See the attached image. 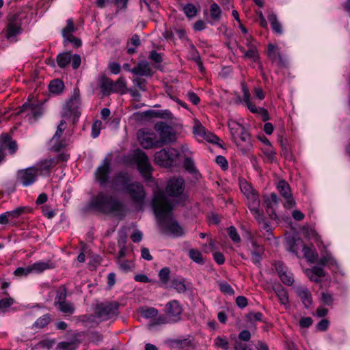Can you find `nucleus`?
Instances as JSON below:
<instances>
[{"label": "nucleus", "mask_w": 350, "mask_h": 350, "mask_svg": "<svg viewBox=\"0 0 350 350\" xmlns=\"http://www.w3.org/2000/svg\"><path fill=\"white\" fill-rule=\"evenodd\" d=\"M51 321V317L49 314H45L39 317L34 323L33 326L36 328L42 329L46 326Z\"/></svg>", "instance_id": "a19ab883"}, {"label": "nucleus", "mask_w": 350, "mask_h": 350, "mask_svg": "<svg viewBox=\"0 0 350 350\" xmlns=\"http://www.w3.org/2000/svg\"><path fill=\"white\" fill-rule=\"evenodd\" d=\"M154 128L159 133V147L176 141V134L170 126L163 122H159L155 124Z\"/></svg>", "instance_id": "0eeeda50"}, {"label": "nucleus", "mask_w": 350, "mask_h": 350, "mask_svg": "<svg viewBox=\"0 0 350 350\" xmlns=\"http://www.w3.org/2000/svg\"><path fill=\"white\" fill-rule=\"evenodd\" d=\"M101 122L99 120L96 121L92 126V136L94 138L97 137L100 134Z\"/></svg>", "instance_id": "774afa93"}, {"label": "nucleus", "mask_w": 350, "mask_h": 350, "mask_svg": "<svg viewBox=\"0 0 350 350\" xmlns=\"http://www.w3.org/2000/svg\"><path fill=\"white\" fill-rule=\"evenodd\" d=\"M141 314L146 319H154L158 314V310L154 308L142 309L141 311Z\"/></svg>", "instance_id": "3c124183"}, {"label": "nucleus", "mask_w": 350, "mask_h": 350, "mask_svg": "<svg viewBox=\"0 0 350 350\" xmlns=\"http://www.w3.org/2000/svg\"><path fill=\"white\" fill-rule=\"evenodd\" d=\"M274 291L282 304L286 305L288 303V295L284 288L279 286L274 288Z\"/></svg>", "instance_id": "f704fd0d"}, {"label": "nucleus", "mask_w": 350, "mask_h": 350, "mask_svg": "<svg viewBox=\"0 0 350 350\" xmlns=\"http://www.w3.org/2000/svg\"><path fill=\"white\" fill-rule=\"evenodd\" d=\"M67 292L65 286H60L57 291L54 301V305L55 307L58 306L61 304L66 301Z\"/></svg>", "instance_id": "72a5a7b5"}, {"label": "nucleus", "mask_w": 350, "mask_h": 350, "mask_svg": "<svg viewBox=\"0 0 350 350\" xmlns=\"http://www.w3.org/2000/svg\"><path fill=\"white\" fill-rule=\"evenodd\" d=\"M126 92V81L123 77H120L116 82L113 81V93L124 94Z\"/></svg>", "instance_id": "4c0bfd02"}, {"label": "nucleus", "mask_w": 350, "mask_h": 350, "mask_svg": "<svg viewBox=\"0 0 350 350\" xmlns=\"http://www.w3.org/2000/svg\"><path fill=\"white\" fill-rule=\"evenodd\" d=\"M172 286L173 288L176 290L178 293H184L187 290L185 284L179 280H174L172 282Z\"/></svg>", "instance_id": "bf43d9fd"}, {"label": "nucleus", "mask_w": 350, "mask_h": 350, "mask_svg": "<svg viewBox=\"0 0 350 350\" xmlns=\"http://www.w3.org/2000/svg\"><path fill=\"white\" fill-rule=\"evenodd\" d=\"M183 12L188 18H193L197 14V9L193 4L188 3L183 7Z\"/></svg>", "instance_id": "8fccbe9b"}, {"label": "nucleus", "mask_w": 350, "mask_h": 350, "mask_svg": "<svg viewBox=\"0 0 350 350\" xmlns=\"http://www.w3.org/2000/svg\"><path fill=\"white\" fill-rule=\"evenodd\" d=\"M268 19L273 31L278 34H282L283 32L282 27L278 20L276 14L272 12H269Z\"/></svg>", "instance_id": "c85d7f7f"}, {"label": "nucleus", "mask_w": 350, "mask_h": 350, "mask_svg": "<svg viewBox=\"0 0 350 350\" xmlns=\"http://www.w3.org/2000/svg\"><path fill=\"white\" fill-rule=\"evenodd\" d=\"M76 30L74 23L72 19L67 20L66 26L62 29V36L64 39L69 37L70 35H72V33Z\"/></svg>", "instance_id": "49530a36"}, {"label": "nucleus", "mask_w": 350, "mask_h": 350, "mask_svg": "<svg viewBox=\"0 0 350 350\" xmlns=\"http://www.w3.org/2000/svg\"><path fill=\"white\" fill-rule=\"evenodd\" d=\"M240 188L242 192L246 196H248L250 194L254 193L255 191L252 188L251 185H250L247 183L244 182L241 183L240 185Z\"/></svg>", "instance_id": "338daca9"}, {"label": "nucleus", "mask_w": 350, "mask_h": 350, "mask_svg": "<svg viewBox=\"0 0 350 350\" xmlns=\"http://www.w3.org/2000/svg\"><path fill=\"white\" fill-rule=\"evenodd\" d=\"M321 299L324 304L331 306L334 301L332 295L328 292H323L321 294Z\"/></svg>", "instance_id": "e2e57ef3"}, {"label": "nucleus", "mask_w": 350, "mask_h": 350, "mask_svg": "<svg viewBox=\"0 0 350 350\" xmlns=\"http://www.w3.org/2000/svg\"><path fill=\"white\" fill-rule=\"evenodd\" d=\"M210 13L211 18L216 22L220 21L221 10L220 7L216 3H213L210 7Z\"/></svg>", "instance_id": "37998d69"}, {"label": "nucleus", "mask_w": 350, "mask_h": 350, "mask_svg": "<svg viewBox=\"0 0 350 350\" xmlns=\"http://www.w3.org/2000/svg\"><path fill=\"white\" fill-rule=\"evenodd\" d=\"M30 211V209L27 206H20L12 211H7V215L9 217L10 221H12L13 219H16L19 218V217Z\"/></svg>", "instance_id": "2f4dec72"}, {"label": "nucleus", "mask_w": 350, "mask_h": 350, "mask_svg": "<svg viewBox=\"0 0 350 350\" xmlns=\"http://www.w3.org/2000/svg\"><path fill=\"white\" fill-rule=\"evenodd\" d=\"M57 165V161L55 159H46L37 163L33 167L36 169V173L38 176H49L51 169Z\"/></svg>", "instance_id": "6ab92c4d"}, {"label": "nucleus", "mask_w": 350, "mask_h": 350, "mask_svg": "<svg viewBox=\"0 0 350 350\" xmlns=\"http://www.w3.org/2000/svg\"><path fill=\"white\" fill-rule=\"evenodd\" d=\"M38 177L36 169L33 166L18 170L16 175L17 181L24 187L33 185Z\"/></svg>", "instance_id": "1a4fd4ad"}, {"label": "nucleus", "mask_w": 350, "mask_h": 350, "mask_svg": "<svg viewBox=\"0 0 350 350\" xmlns=\"http://www.w3.org/2000/svg\"><path fill=\"white\" fill-rule=\"evenodd\" d=\"M254 250L252 251V262L254 264H259L260 256L263 253L264 249L261 245H257L256 242H252Z\"/></svg>", "instance_id": "7c9ffc66"}, {"label": "nucleus", "mask_w": 350, "mask_h": 350, "mask_svg": "<svg viewBox=\"0 0 350 350\" xmlns=\"http://www.w3.org/2000/svg\"><path fill=\"white\" fill-rule=\"evenodd\" d=\"M297 296L300 298L306 308H309L312 304V297L309 290L304 286H297L295 288Z\"/></svg>", "instance_id": "5701e85b"}, {"label": "nucleus", "mask_w": 350, "mask_h": 350, "mask_svg": "<svg viewBox=\"0 0 350 350\" xmlns=\"http://www.w3.org/2000/svg\"><path fill=\"white\" fill-rule=\"evenodd\" d=\"M267 55L273 61L278 59L280 62H282L281 54L278 51L277 46L272 44L268 45Z\"/></svg>", "instance_id": "79ce46f5"}, {"label": "nucleus", "mask_w": 350, "mask_h": 350, "mask_svg": "<svg viewBox=\"0 0 350 350\" xmlns=\"http://www.w3.org/2000/svg\"><path fill=\"white\" fill-rule=\"evenodd\" d=\"M193 133L195 135L204 137L206 135L205 128L200 123H197L193 126Z\"/></svg>", "instance_id": "69168bd1"}, {"label": "nucleus", "mask_w": 350, "mask_h": 350, "mask_svg": "<svg viewBox=\"0 0 350 350\" xmlns=\"http://www.w3.org/2000/svg\"><path fill=\"white\" fill-rule=\"evenodd\" d=\"M53 267L51 263L48 262L39 261L31 265L32 273H40L45 270L51 269Z\"/></svg>", "instance_id": "c756f323"}, {"label": "nucleus", "mask_w": 350, "mask_h": 350, "mask_svg": "<svg viewBox=\"0 0 350 350\" xmlns=\"http://www.w3.org/2000/svg\"><path fill=\"white\" fill-rule=\"evenodd\" d=\"M298 241L301 243V247H302L304 257L307 260L312 263L315 262L318 258V254L315 250L304 245L302 240H299Z\"/></svg>", "instance_id": "bb28decb"}, {"label": "nucleus", "mask_w": 350, "mask_h": 350, "mask_svg": "<svg viewBox=\"0 0 350 350\" xmlns=\"http://www.w3.org/2000/svg\"><path fill=\"white\" fill-rule=\"evenodd\" d=\"M125 192L129 194L133 201L139 204H142L145 198V191L142 184L138 182H131Z\"/></svg>", "instance_id": "dca6fc26"}, {"label": "nucleus", "mask_w": 350, "mask_h": 350, "mask_svg": "<svg viewBox=\"0 0 350 350\" xmlns=\"http://www.w3.org/2000/svg\"><path fill=\"white\" fill-rule=\"evenodd\" d=\"M64 88V83L59 79L53 80L49 85V91L57 94L61 93Z\"/></svg>", "instance_id": "e433bc0d"}, {"label": "nucleus", "mask_w": 350, "mask_h": 350, "mask_svg": "<svg viewBox=\"0 0 350 350\" xmlns=\"http://www.w3.org/2000/svg\"><path fill=\"white\" fill-rule=\"evenodd\" d=\"M131 72L138 76H151L152 70L150 64L146 61L139 62L137 65L132 68Z\"/></svg>", "instance_id": "393cba45"}, {"label": "nucleus", "mask_w": 350, "mask_h": 350, "mask_svg": "<svg viewBox=\"0 0 350 350\" xmlns=\"http://www.w3.org/2000/svg\"><path fill=\"white\" fill-rule=\"evenodd\" d=\"M166 316L170 323H176L181 319L183 308L177 300H172L165 306Z\"/></svg>", "instance_id": "9b49d317"}, {"label": "nucleus", "mask_w": 350, "mask_h": 350, "mask_svg": "<svg viewBox=\"0 0 350 350\" xmlns=\"http://www.w3.org/2000/svg\"><path fill=\"white\" fill-rule=\"evenodd\" d=\"M21 33V28L16 23H10L8 27L7 38L8 40L14 39V38Z\"/></svg>", "instance_id": "ea45409f"}, {"label": "nucleus", "mask_w": 350, "mask_h": 350, "mask_svg": "<svg viewBox=\"0 0 350 350\" xmlns=\"http://www.w3.org/2000/svg\"><path fill=\"white\" fill-rule=\"evenodd\" d=\"M228 233L230 239L234 243H239L241 241L240 236L234 226H230L228 228Z\"/></svg>", "instance_id": "13d9d810"}, {"label": "nucleus", "mask_w": 350, "mask_h": 350, "mask_svg": "<svg viewBox=\"0 0 350 350\" xmlns=\"http://www.w3.org/2000/svg\"><path fill=\"white\" fill-rule=\"evenodd\" d=\"M90 206L96 211L115 216L120 215L123 211V204L111 195L100 192L92 198Z\"/></svg>", "instance_id": "f03ea898"}, {"label": "nucleus", "mask_w": 350, "mask_h": 350, "mask_svg": "<svg viewBox=\"0 0 350 350\" xmlns=\"http://www.w3.org/2000/svg\"><path fill=\"white\" fill-rule=\"evenodd\" d=\"M278 189L280 195L285 199L284 206L286 208H292L295 205V201L291 194L289 185L284 180H280L278 184Z\"/></svg>", "instance_id": "f3484780"}, {"label": "nucleus", "mask_w": 350, "mask_h": 350, "mask_svg": "<svg viewBox=\"0 0 350 350\" xmlns=\"http://www.w3.org/2000/svg\"><path fill=\"white\" fill-rule=\"evenodd\" d=\"M299 240H301V239H298L297 240L291 239V240H288L287 242L288 250L290 252L295 254L296 255H297V254H298V250H299L298 245H301V243L298 241Z\"/></svg>", "instance_id": "4d7b16f0"}, {"label": "nucleus", "mask_w": 350, "mask_h": 350, "mask_svg": "<svg viewBox=\"0 0 350 350\" xmlns=\"http://www.w3.org/2000/svg\"><path fill=\"white\" fill-rule=\"evenodd\" d=\"M117 262L118 264L119 268L123 271H129L133 267V262L129 260L120 259L117 260Z\"/></svg>", "instance_id": "5fc2aeb1"}, {"label": "nucleus", "mask_w": 350, "mask_h": 350, "mask_svg": "<svg viewBox=\"0 0 350 350\" xmlns=\"http://www.w3.org/2000/svg\"><path fill=\"white\" fill-rule=\"evenodd\" d=\"M153 208L161 227L165 228L168 232L176 237H180L184 234L181 226L172 217L173 205L163 191H159L155 193Z\"/></svg>", "instance_id": "f257e3e1"}, {"label": "nucleus", "mask_w": 350, "mask_h": 350, "mask_svg": "<svg viewBox=\"0 0 350 350\" xmlns=\"http://www.w3.org/2000/svg\"><path fill=\"white\" fill-rule=\"evenodd\" d=\"M141 7L142 9H147L150 12L154 13L159 7V2L157 0H142Z\"/></svg>", "instance_id": "58836bf2"}, {"label": "nucleus", "mask_w": 350, "mask_h": 350, "mask_svg": "<svg viewBox=\"0 0 350 350\" xmlns=\"http://www.w3.org/2000/svg\"><path fill=\"white\" fill-rule=\"evenodd\" d=\"M305 273L311 281L316 283L320 282V278L325 275L324 269L318 266H314L311 269H306Z\"/></svg>", "instance_id": "b1692460"}, {"label": "nucleus", "mask_w": 350, "mask_h": 350, "mask_svg": "<svg viewBox=\"0 0 350 350\" xmlns=\"http://www.w3.org/2000/svg\"><path fill=\"white\" fill-rule=\"evenodd\" d=\"M119 304L116 301L102 302L95 308V317L100 321L109 320L118 314Z\"/></svg>", "instance_id": "20e7f679"}, {"label": "nucleus", "mask_w": 350, "mask_h": 350, "mask_svg": "<svg viewBox=\"0 0 350 350\" xmlns=\"http://www.w3.org/2000/svg\"><path fill=\"white\" fill-rule=\"evenodd\" d=\"M160 280L163 284H167L169 280L170 269L167 267L163 268L159 273Z\"/></svg>", "instance_id": "680f3d73"}, {"label": "nucleus", "mask_w": 350, "mask_h": 350, "mask_svg": "<svg viewBox=\"0 0 350 350\" xmlns=\"http://www.w3.org/2000/svg\"><path fill=\"white\" fill-rule=\"evenodd\" d=\"M189 58L195 62H199L201 59L198 50L192 43L189 44Z\"/></svg>", "instance_id": "603ef678"}, {"label": "nucleus", "mask_w": 350, "mask_h": 350, "mask_svg": "<svg viewBox=\"0 0 350 350\" xmlns=\"http://www.w3.org/2000/svg\"><path fill=\"white\" fill-rule=\"evenodd\" d=\"M247 46H248V50L245 52V58L252 59L254 61H256L258 57V53L255 46L252 45V43L249 41L247 42Z\"/></svg>", "instance_id": "c03bdc74"}, {"label": "nucleus", "mask_w": 350, "mask_h": 350, "mask_svg": "<svg viewBox=\"0 0 350 350\" xmlns=\"http://www.w3.org/2000/svg\"><path fill=\"white\" fill-rule=\"evenodd\" d=\"M319 263L323 266H330L336 265V262L333 256L327 253L325 256H322L319 260Z\"/></svg>", "instance_id": "de8ad7c7"}, {"label": "nucleus", "mask_w": 350, "mask_h": 350, "mask_svg": "<svg viewBox=\"0 0 350 350\" xmlns=\"http://www.w3.org/2000/svg\"><path fill=\"white\" fill-rule=\"evenodd\" d=\"M275 266L282 282L286 285H291L294 282V279L293 274L280 261L275 262Z\"/></svg>", "instance_id": "aec40b11"}, {"label": "nucleus", "mask_w": 350, "mask_h": 350, "mask_svg": "<svg viewBox=\"0 0 350 350\" xmlns=\"http://www.w3.org/2000/svg\"><path fill=\"white\" fill-rule=\"evenodd\" d=\"M131 182V177L128 173L120 172L111 180V187L115 190L125 191Z\"/></svg>", "instance_id": "ddd939ff"}, {"label": "nucleus", "mask_w": 350, "mask_h": 350, "mask_svg": "<svg viewBox=\"0 0 350 350\" xmlns=\"http://www.w3.org/2000/svg\"><path fill=\"white\" fill-rule=\"evenodd\" d=\"M25 113L29 120L38 119L42 114V107L38 103L27 102L24 103L19 109L18 113Z\"/></svg>", "instance_id": "2eb2a0df"}, {"label": "nucleus", "mask_w": 350, "mask_h": 350, "mask_svg": "<svg viewBox=\"0 0 350 350\" xmlns=\"http://www.w3.org/2000/svg\"><path fill=\"white\" fill-rule=\"evenodd\" d=\"M57 308L59 311L65 314H72L75 312L74 305L68 301L61 304Z\"/></svg>", "instance_id": "a18cd8bd"}, {"label": "nucleus", "mask_w": 350, "mask_h": 350, "mask_svg": "<svg viewBox=\"0 0 350 350\" xmlns=\"http://www.w3.org/2000/svg\"><path fill=\"white\" fill-rule=\"evenodd\" d=\"M81 104L80 93L78 89H75L71 98L66 102L63 107L62 116L64 118H70L73 116V121L80 116L79 111Z\"/></svg>", "instance_id": "39448f33"}, {"label": "nucleus", "mask_w": 350, "mask_h": 350, "mask_svg": "<svg viewBox=\"0 0 350 350\" xmlns=\"http://www.w3.org/2000/svg\"><path fill=\"white\" fill-rule=\"evenodd\" d=\"M213 345L223 350H228L230 349L229 341L225 336H217L213 340Z\"/></svg>", "instance_id": "473e14b6"}, {"label": "nucleus", "mask_w": 350, "mask_h": 350, "mask_svg": "<svg viewBox=\"0 0 350 350\" xmlns=\"http://www.w3.org/2000/svg\"><path fill=\"white\" fill-rule=\"evenodd\" d=\"M232 135L234 136L235 134H239L242 129L243 126L239 123L232 121L228 124Z\"/></svg>", "instance_id": "052dcab7"}, {"label": "nucleus", "mask_w": 350, "mask_h": 350, "mask_svg": "<svg viewBox=\"0 0 350 350\" xmlns=\"http://www.w3.org/2000/svg\"><path fill=\"white\" fill-rule=\"evenodd\" d=\"M18 150L16 142L13 140L8 133H3L0 135V163L4 159L8 150L10 154H14Z\"/></svg>", "instance_id": "6e6552de"}, {"label": "nucleus", "mask_w": 350, "mask_h": 350, "mask_svg": "<svg viewBox=\"0 0 350 350\" xmlns=\"http://www.w3.org/2000/svg\"><path fill=\"white\" fill-rule=\"evenodd\" d=\"M66 128V122L64 120H62L60 124L57 126L55 133L50 140L49 144L51 150L57 152L66 146V142L61 139L62 133Z\"/></svg>", "instance_id": "f8f14e48"}, {"label": "nucleus", "mask_w": 350, "mask_h": 350, "mask_svg": "<svg viewBox=\"0 0 350 350\" xmlns=\"http://www.w3.org/2000/svg\"><path fill=\"white\" fill-rule=\"evenodd\" d=\"M32 273L31 265L26 267H18L14 271V275L17 276L27 275Z\"/></svg>", "instance_id": "0e129e2a"}, {"label": "nucleus", "mask_w": 350, "mask_h": 350, "mask_svg": "<svg viewBox=\"0 0 350 350\" xmlns=\"http://www.w3.org/2000/svg\"><path fill=\"white\" fill-rule=\"evenodd\" d=\"M240 139L243 143H239L237 146L239 147L240 150L243 154H247L252 148V144L250 139V135L246 131L245 127H242L240 133Z\"/></svg>", "instance_id": "412c9836"}, {"label": "nucleus", "mask_w": 350, "mask_h": 350, "mask_svg": "<svg viewBox=\"0 0 350 350\" xmlns=\"http://www.w3.org/2000/svg\"><path fill=\"white\" fill-rule=\"evenodd\" d=\"M135 159L141 174L147 180L151 178L152 166L148 156L142 151L135 154Z\"/></svg>", "instance_id": "9d476101"}, {"label": "nucleus", "mask_w": 350, "mask_h": 350, "mask_svg": "<svg viewBox=\"0 0 350 350\" xmlns=\"http://www.w3.org/2000/svg\"><path fill=\"white\" fill-rule=\"evenodd\" d=\"M218 285L219 287V290L222 293L230 295H232L234 294V291L228 283L226 282H219Z\"/></svg>", "instance_id": "6e6d98bb"}, {"label": "nucleus", "mask_w": 350, "mask_h": 350, "mask_svg": "<svg viewBox=\"0 0 350 350\" xmlns=\"http://www.w3.org/2000/svg\"><path fill=\"white\" fill-rule=\"evenodd\" d=\"M185 181L182 178L173 177L167 181L165 191L172 197H179L185 199L184 195Z\"/></svg>", "instance_id": "423d86ee"}, {"label": "nucleus", "mask_w": 350, "mask_h": 350, "mask_svg": "<svg viewBox=\"0 0 350 350\" xmlns=\"http://www.w3.org/2000/svg\"><path fill=\"white\" fill-rule=\"evenodd\" d=\"M98 85L103 95H109L113 93V81L105 75L99 77Z\"/></svg>", "instance_id": "a878e982"}, {"label": "nucleus", "mask_w": 350, "mask_h": 350, "mask_svg": "<svg viewBox=\"0 0 350 350\" xmlns=\"http://www.w3.org/2000/svg\"><path fill=\"white\" fill-rule=\"evenodd\" d=\"M248 200V206L252 212L254 217L256 220H258L260 217V212L259 210L260 206V200L258 198V196L256 192L250 194L247 196Z\"/></svg>", "instance_id": "4be33fe9"}, {"label": "nucleus", "mask_w": 350, "mask_h": 350, "mask_svg": "<svg viewBox=\"0 0 350 350\" xmlns=\"http://www.w3.org/2000/svg\"><path fill=\"white\" fill-rule=\"evenodd\" d=\"M189 256L194 262L202 264L203 263V257L200 252L197 250L191 249L189 251Z\"/></svg>", "instance_id": "09e8293b"}, {"label": "nucleus", "mask_w": 350, "mask_h": 350, "mask_svg": "<svg viewBox=\"0 0 350 350\" xmlns=\"http://www.w3.org/2000/svg\"><path fill=\"white\" fill-rule=\"evenodd\" d=\"M243 101L245 103L248 109L252 113H257L258 109L250 100V93L248 88L244 84L242 85Z\"/></svg>", "instance_id": "cd10ccee"}, {"label": "nucleus", "mask_w": 350, "mask_h": 350, "mask_svg": "<svg viewBox=\"0 0 350 350\" xmlns=\"http://www.w3.org/2000/svg\"><path fill=\"white\" fill-rule=\"evenodd\" d=\"M138 139L141 145L144 148L148 149L154 147H159V139L157 135L153 132L139 131L138 133Z\"/></svg>", "instance_id": "4468645a"}, {"label": "nucleus", "mask_w": 350, "mask_h": 350, "mask_svg": "<svg viewBox=\"0 0 350 350\" xmlns=\"http://www.w3.org/2000/svg\"><path fill=\"white\" fill-rule=\"evenodd\" d=\"M179 157V152L174 148H163L154 154V161L163 167L173 166Z\"/></svg>", "instance_id": "7ed1b4c3"}, {"label": "nucleus", "mask_w": 350, "mask_h": 350, "mask_svg": "<svg viewBox=\"0 0 350 350\" xmlns=\"http://www.w3.org/2000/svg\"><path fill=\"white\" fill-rule=\"evenodd\" d=\"M71 62V54L70 53L66 52L60 53L57 57V63L59 67L65 68Z\"/></svg>", "instance_id": "c9c22d12"}, {"label": "nucleus", "mask_w": 350, "mask_h": 350, "mask_svg": "<svg viewBox=\"0 0 350 350\" xmlns=\"http://www.w3.org/2000/svg\"><path fill=\"white\" fill-rule=\"evenodd\" d=\"M183 165L185 170L190 173H195L197 172L194 162L189 157H185Z\"/></svg>", "instance_id": "864d4df0"}, {"label": "nucleus", "mask_w": 350, "mask_h": 350, "mask_svg": "<svg viewBox=\"0 0 350 350\" xmlns=\"http://www.w3.org/2000/svg\"><path fill=\"white\" fill-rule=\"evenodd\" d=\"M110 171V160L105 158L102 164L97 168L95 175L96 180L101 186H105L108 183V176Z\"/></svg>", "instance_id": "a211bd4d"}]
</instances>
